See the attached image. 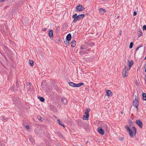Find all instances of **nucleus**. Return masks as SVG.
Wrapping results in <instances>:
<instances>
[{
    "label": "nucleus",
    "instance_id": "obj_26",
    "mask_svg": "<svg viewBox=\"0 0 146 146\" xmlns=\"http://www.w3.org/2000/svg\"><path fill=\"white\" fill-rule=\"evenodd\" d=\"M1 119L3 121H7V119L5 118L4 116H1Z\"/></svg>",
    "mask_w": 146,
    "mask_h": 146
},
{
    "label": "nucleus",
    "instance_id": "obj_24",
    "mask_svg": "<svg viewBox=\"0 0 146 146\" xmlns=\"http://www.w3.org/2000/svg\"><path fill=\"white\" fill-rule=\"evenodd\" d=\"M30 141L32 143H34L35 142L34 139L31 137H30L29 138Z\"/></svg>",
    "mask_w": 146,
    "mask_h": 146
},
{
    "label": "nucleus",
    "instance_id": "obj_54",
    "mask_svg": "<svg viewBox=\"0 0 146 146\" xmlns=\"http://www.w3.org/2000/svg\"><path fill=\"white\" fill-rule=\"evenodd\" d=\"M88 143V141L86 143Z\"/></svg>",
    "mask_w": 146,
    "mask_h": 146
},
{
    "label": "nucleus",
    "instance_id": "obj_8",
    "mask_svg": "<svg viewBox=\"0 0 146 146\" xmlns=\"http://www.w3.org/2000/svg\"><path fill=\"white\" fill-rule=\"evenodd\" d=\"M98 131L99 133L102 135H103L104 134V131L102 129V127H99L98 128Z\"/></svg>",
    "mask_w": 146,
    "mask_h": 146
},
{
    "label": "nucleus",
    "instance_id": "obj_45",
    "mask_svg": "<svg viewBox=\"0 0 146 146\" xmlns=\"http://www.w3.org/2000/svg\"><path fill=\"white\" fill-rule=\"evenodd\" d=\"M87 49L86 48L85 46V47L84 48V49L86 50Z\"/></svg>",
    "mask_w": 146,
    "mask_h": 146
},
{
    "label": "nucleus",
    "instance_id": "obj_19",
    "mask_svg": "<svg viewBox=\"0 0 146 146\" xmlns=\"http://www.w3.org/2000/svg\"><path fill=\"white\" fill-rule=\"evenodd\" d=\"M29 64L31 66H34V61L33 60H29Z\"/></svg>",
    "mask_w": 146,
    "mask_h": 146
},
{
    "label": "nucleus",
    "instance_id": "obj_5",
    "mask_svg": "<svg viewBox=\"0 0 146 146\" xmlns=\"http://www.w3.org/2000/svg\"><path fill=\"white\" fill-rule=\"evenodd\" d=\"M122 76L123 78L125 77L128 76L127 73H126V66H125L124 68L123 69L122 73Z\"/></svg>",
    "mask_w": 146,
    "mask_h": 146
},
{
    "label": "nucleus",
    "instance_id": "obj_43",
    "mask_svg": "<svg viewBox=\"0 0 146 146\" xmlns=\"http://www.w3.org/2000/svg\"><path fill=\"white\" fill-rule=\"evenodd\" d=\"M56 29L59 30L60 29V27H57L56 28Z\"/></svg>",
    "mask_w": 146,
    "mask_h": 146
},
{
    "label": "nucleus",
    "instance_id": "obj_39",
    "mask_svg": "<svg viewBox=\"0 0 146 146\" xmlns=\"http://www.w3.org/2000/svg\"><path fill=\"white\" fill-rule=\"evenodd\" d=\"M85 47V46L84 45L82 46L81 47V48L82 49H84V48Z\"/></svg>",
    "mask_w": 146,
    "mask_h": 146
},
{
    "label": "nucleus",
    "instance_id": "obj_22",
    "mask_svg": "<svg viewBox=\"0 0 146 146\" xmlns=\"http://www.w3.org/2000/svg\"><path fill=\"white\" fill-rule=\"evenodd\" d=\"M68 84L70 86L72 87H75V84L73 82H69Z\"/></svg>",
    "mask_w": 146,
    "mask_h": 146
},
{
    "label": "nucleus",
    "instance_id": "obj_41",
    "mask_svg": "<svg viewBox=\"0 0 146 146\" xmlns=\"http://www.w3.org/2000/svg\"><path fill=\"white\" fill-rule=\"evenodd\" d=\"M119 139L121 140L122 141L123 139V137H121Z\"/></svg>",
    "mask_w": 146,
    "mask_h": 146
},
{
    "label": "nucleus",
    "instance_id": "obj_49",
    "mask_svg": "<svg viewBox=\"0 0 146 146\" xmlns=\"http://www.w3.org/2000/svg\"><path fill=\"white\" fill-rule=\"evenodd\" d=\"M119 17V16H117V18H118Z\"/></svg>",
    "mask_w": 146,
    "mask_h": 146
},
{
    "label": "nucleus",
    "instance_id": "obj_7",
    "mask_svg": "<svg viewBox=\"0 0 146 146\" xmlns=\"http://www.w3.org/2000/svg\"><path fill=\"white\" fill-rule=\"evenodd\" d=\"M139 104V101H133V106L135 107L137 109V110H138V107Z\"/></svg>",
    "mask_w": 146,
    "mask_h": 146
},
{
    "label": "nucleus",
    "instance_id": "obj_44",
    "mask_svg": "<svg viewBox=\"0 0 146 146\" xmlns=\"http://www.w3.org/2000/svg\"><path fill=\"white\" fill-rule=\"evenodd\" d=\"M119 34L120 35H121V31H120V32H119Z\"/></svg>",
    "mask_w": 146,
    "mask_h": 146
},
{
    "label": "nucleus",
    "instance_id": "obj_35",
    "mask_svg": "<svg viewBox=\"0 0 146 146\" xmlns=\"http://www.w3.org/2000/svg\"><path fill=\"white\" fill-rule=\"evenodd\" d=\"M137 13L135 11H134L133 13V15L134 16H136L137 15Z\"/></svg>",
    "mask_w": 146,
    "mask_h": 146
},
{
    "label": "nucleus",
    "instance_id": "obj_33",
    "mask_svg": "<svg viewBox=\"0 0 146 146\" xmlns=\"http://www.w3.org/2000/svg\"><path fill=\"white\" fill-rule=\"evenodd\" d=\"M143 30H146V25H144L143 26Z\"/></svg>",
    "mask_w": 146,
    "mask_h": 146
},
{
    "label": "nucleus",
    "instance_id": "obj_27",
    "mask_svg": "<svg viewBox=\"0 0 146 146\" xmlns=\"http://www.w3.org/2000/svg\"><path fill=\"white\" fill-rule=\"evenodd\" d=\"M133 45V42H131L130 45L129 46V48L130 49L132 47Z\"/></svg>",
    "mask_w": 146,
    "mask_h": 146
},
{
    "label": "nucleus",
    "instance_id": "obj_14",
    "mask_svg": "<svg viewBox=\"0 0 146 146\" xmlns=\"http://www.w3.org/2000/svg\"><path fill=\"white\" fill-rule=\"evenodd\" d=\"M137 34L138 35V37H139L142 35V32L141 30L140 29H138V31Z\"/></svg>",
    "mask_w": 146,
    "mask_h": 146
},
{
    "label": "nucleus",
    "instance_id": "obj_4",
    "mask_svg": "<svg viewBox=\"0 0 146 146\" xmlns=\"http://www.w3.org/2000/svg\"><path fill=\"white\" fill-rule=\"evenodd\" d=\"M76 10H75V11H81L83 10L84 9V8L82 5H79L75 7Z\"/></svg>",
    "mask_w": 146,
    "mask_h": 146
},
{
    "label": "nucleus",
    "instance_id": "obj_50",
    "mask_svg": "<svg viewBox=\"0 0 146 146\" xmlns=\"http://www.w3.org/2000/svg\"><path fill=\"white\" fill-rule=\"evenodd\" d=\"M106 128H107V126H107V125H106Z\"/></svg>",
    "mask_w": 146,
    "mask_h": 146
},
{
    "label": "nucleus",
    "instance_id": "obj_6",
    "mask_svg": "<svg viewBox=\"0 0 146 146\" xmlns=\"http://www.w3.org/2000/svg\"><path fill=\"white\" fill-rule=\"evenodd\" d=\"M135 123L141 128H142L143 124L142 121L138 119L136 120Z\"/></svg>",
    "mask_w": 146,
    "mask_h": 146
},
{
    "label": "nucleus",
    "instance_id": "obj_36",
    "mask_svg": "<svg viewBox=\"0 0 146 146\" xmlns=\"http://www.w3.org/2000/svg\"><path fill=\"white\" fill-rule=\"evenodd\" d=\"M79 85H80V87L82 86L84 84V83L83 82H81V83H79Z\"/></svg>",
    "mask_w": 146,
    "mask_h": 146
},
{
    "label": "nucleus",
    "instance_id": "obj_21",
    "mask_svg": "<svg viewBox=\"0 0 146 146\" xmlns=\"http://www.w3.org/2000/svg\"><path fill=\"white\" fill-rule=\"evenodd\" d=\"M62 101L64 104H66L67 102V99L66 98H62Z\"/></svg>",
    "mask_w": 146,
    "mask_h": 146
},
{
    "label": "nucleus",
    "instance_id": "obj_47",
    "mask_svg": "<svg viewBox=\"0 0 146 146\" xmlns=\"http://www.w3.org/2000/svg\"><path fill=\"white\" fill-rule=\"evenodd\" d=\"M145 72L146 73V66L145 69Z\"/></svg>",
    "mask_w": 146,
    "mask_h": 146
},
{
    "label": "nucleus",
    "instance_id": "obj_52",
    "mask_svg": "<svg viewBox=\"0 0 146 146\" xmlns=\"http://www.w3.org/2000/svg\"><path fill=\"white\" fill-rule=\"evenodd\" d=\"M146 64H144V66H146Z\"/></svg>",
    "mask_w": 146,
    "mask_h": 146
},
{
    "label": "nucleus",
    "instance_id": "obj_31",
    "mask_svg": "<svg viewBox=\"0 0 146 146\" xmlns=\"http://www.w3.org/2000/svg\"><path fill=\"white\" fill-rule=\"evenodd\" d=\"M77 15L76 13H75L72 16V17L73 18H74V19H75V17L77 16Z\"/></svg>",
    "mask_w": 146,
    "mask_h": 146
},
{
    "label": "nucleus",
    "instance_id": "obj_3",
    "mask_svg": "<svg viewBox=\"0 0 146 146\" xmlns=\"http://www.w3.org/2000/svg\"><path fill=\"white\" fill-rule=\"evenodd\" d=\"M84 14H82L81 15H78L77 16L75 17V19H74L72 22L74 23L76 22L77 21L79 20L80 19L83 18L84 17Z\"/></svg>",
    "mask_w": 146,
    "mask_h": 146
},
{
    "label": "nucleus",
    "instance_id": "obj_46",
    "mask_svg": "<svg viewBox=\"0 0 146 146\" xmlns=\"http://www.w3.org/2000/svg\"><path fill=\"white\" fill-rule=\"evenodd\" d=\"M4 0H0V1L1 2H2Z\"/></svg>",
    "mask_w": 146,
    "mask_h": 146
},
{
    "label": "nucleus",
    "instance_id": "obj_30",
    "mask_svg": "<svg viewBox=\"0 0 146 146\" xmlns=\"http://www.w3.org/2000/svg\"><path fill=\"white\" fill-rule=\"evenodd\" d=\"M143 45H140L139 46L137 47V48H136V49H135V51H137L140 48L143 46Z\"/></svg>",
    "mask_w": 146,
    "mask_h": 146
},
{
    "label": "nucleus",
    "instance_id": "obj_48",
    "mask_svg": "<svg viewBox=\"0 0 146 146\" xmlns=\"http://www.w3.org/2000/svg\"><path fill=\"white\" fill-rule=\"evenodd\" d=\"M145 81V83L146 84V79H144Z\"/></svg>",
    "mask_w": 146,
    "mask_h": 146
},
{
    "label": "nucleus",
    "instance_id": "obj_28",
    "mask_svg": "<svg viewBox=\"0 0 146 146\" xmlns=\"http://www.w3.org/2000/svg\"><path fill=\"white\" fill-rule=\"evenodd\" d=\"M16 86L17 87L19 88V84L18 83V80H17V81H16Z\"/></svg>",
    "mask_w": 146,
    "mask_h": 146
},
{
    "label": "nucleus",
    "instance_id": "obj_12",
    "mask_svg": "<svg viewBox=\"0 0 146 146\" xmlns=\"http://www.w3.org/2000/svg\"><path fill=\"white\" fill-rule=\"evenodd\" d=\"M106 11L105 9H104L102 8H100L99 9V12L101 14H104L105 13Z\"/></svg>",
    "mask_w": 146,
    "mask_h": 146
},
{
    "label": "nucleus",
    "instance_id": "obj_20",
    "mask_svg": "<svg viewBox=\"0 0 146 146\" xmlns=\"http://www.w3.org/2000/svg\"><path fill=\"white\" fill-rule=\"evenodd\" d=\"M57 121L58 122V123L60 125H61V126H62L63 127H65V125H64V123L62 122H61L60 121V119H58V121Z\"/></svg>",
    "mask_w": 146,
    "mask_h": 146
},
{
    "label": "nucleus",
    "instance_id": "obj_25",
    "mask_svg": "<svg viewBox=\"0 0 146 146\" xmlns=\"http://www.w3.org/2000/svg\"><path fill=\"white\" fill-rule=\"evenodd\" d=\"M37 118L39 120V121H42L43 120V118H42L40 116L38 115L37 116Z\"/></svg>",
    "mask_w": 146,
    "mask_h": 146
},
{
    "label": "nucleus",
    "instance_id": "obj_40",
    "mask_svg": "<svg viewBox=\"0 0 146 146\" xmlns=\"http://www.w3.org/2000/svg\"><path fill=\"white\" fill-rule=\"evenodd\" d=\"M132 121L130 120L129 121V124H132Z\"/></svg>",
    "mask_w": 146,
    "mask_h": 146
},
{
    "label": "nucleus",
    "instance_id": "obj_1",
    "mask_svg": "<svg viewBox=\"0 0 146 146\" xmlns=\"http://www.w3.org/2000/svg\"><path fill=\"white\" fill-rule=\"evenodd\" d=\"M125 127L127 130H128V131L129 132V134L131 137H132L133 136V133H134V135L135 136V135L137 133V129L135 126H133L132 127V128L133 129V130L134 132L133 133L132 130L127 125L125 126Z\"/></svg>",
    "mask_w": 146,
    "mask_h": 146
},
{
    "label": "nucleus",
    "instance_id": "obj_9",
    "mask_svg": "<svg viewBox=\"0 0 146 146\" xmlns=\"http://www.w3.org/2000/svg\"><path fill=\"white\" fill-rule=\"evenodd\" d=\"M128 64L129 65V68L128 70H129L131 68V67H132V66L133 65V61L132 60H131L130 61L129 60H128Z\"/></svg>",
    "mask_w": 146,
    "mask_h": 146
},
{
    "label": "nucleus",
    "instance_id": "obj_37",
    "mask_svg": "<svg viewBox=\"0 0 146 146\" xmlns=\"http://www.w3.org/2000/svg\"><path fill=\"white\" fill-rule=\"evenodd\" d=\"M25 128L26 129H29V126L28 125H26L25 126Z\"/></svg>",
    "mask_w": 146,
    "mask_h": 146
},
{
    "label": "nucleus",
    "instance_id": "obj_34",
    "mask_svg": "<svg viewBox=\"0 0 146 146\" xmlns=\"http://www.w3.org/2000/svg\"><path fill=\"white\" fill-rule=\"evenodd\" d=\"M69 41H68V40H66V42L65 41H64V42H66V44H67V45H69Z\"/></svg>",
    "mask_w": 146,
    "mask_h": 146
},
{
    "label": "nucleus",
    "instance_id": "obj_16",
    "mask_svg": "<svg viewBox=\"0 0 146 146\" xmlns=\"http://www.w3.org/2000/svg\"><path fill=\"white\" fill-rule=\"evenodd\" d=\"M71 46L74 47L76 45V42L75 40L72 41L71 42Z\"/></svg>",
    "mask_w": 146,
    "mask_h": 146
},
{
    "label": "nucleus",
    "instance_id": "obj_38",
    "mask_svg": "<svg viewBox=\"0 0 146 146\" xmlns=\"http://www.w3.org/2000/svg\"><path fill=\"white\" fill-rule=\"evenodd\" d=\"M47 29V28H43V29H42V30L43 31H45Z\"/></svg>",
    "mask_w": 146,
    "mask_h": 146
},
{
    "label": "nucleus",
    "instance_id": "obj_29",
    "mask_svg": "<svg viewBox=\"0 0 146 146\" xmlns=\"http://www.w3.org/2000/svg\"><path fill=\"white\" fill-rule=\"evenodd\" d=\"M135 100L134 101H139V100L138 97L137 96L135 95Z\"/></svg>",
    "mask_w": 146,
    "mask_h": 146
},
{
    "label": "nucleus",
    "instance_id": "obj_10",
    "mask_svg": "<svg viewBox=\"0 0 146 146\" xmlns=\"http://www.w3.org/2000/svg\"><path fill=\"white\" fill-rule=\"evenodd\" d=\"M48 35L51 38H53V32L52 30H50V31H49Z\"/></svg>",
    "mask_w": 146,
    "mask_h": 146
},
{
    "label": "nucleus",
    "instance_id": "obj_53",
    "mask_svg": "<svg viewBox=\"0 0 146 146\" xmlns=\"http://www.w3.org/2000/svg\"><path fill=\"white\" fill-rule=\"evenodd\" d=\"M88 53V52H85V54H87Z\"/></svg>",
    "mask_w": 146,
    "mask_h": 146
},
{
    "label": "nucleus",
    "instance_id": "obj_13",
    "mask_svg": "<svg viewBox=\"0 0 146 146\" xmlns=\"http://www.w3.org/2000/svg\"><path fill=\"white\" fill-rule=\"evenodd\" d=\"M106 93L107 95L108 96H112V93L111 91L109 90H108L106 91Z\"/></svg>",
    "mask_w": 146,
    "mask_h": 146
},
{
    "label": "nucleus",
    "instance_id": "obj_51",
    "mask_svg": "<svg viewBox=\"0 0 146 146\" xmlns=\"http://www.w3.org/2000/svg\"><path fill=\"white\" fill-rule=\"evenodd\" d=\"M58 134H59V135H60V133L59 132H58Z\"/></svg>",
    "mask_w": 146,
    "mask_h": 146
},
{
    "label": "nucleus",
    "instance_id": "obj_15",
    "mask_svg": "<svg viewBox=\"0 0 146 146\" xmlns=\"http://www.w3.org/2000/svg\"><path fill=\"white\" fill-rule=\"evenodd\" d=\"M86 44L89 46L92 47L94 45V43L92 42H86Z\"/></svg>",
    "mask_w": 146,
    "mask_h": 146
},
{
    "label": "nucleus",
    "instance_id": "obj_32",
    "mask_svg": "<svg viewBox=\"0 0 146 146\" xmlns=\"http://www.w3.org/2000/svg\"><path fill=\"white\" fill-rule=\"evenodd\" d=\"M80 87V85H79V84H75V87Z\"/></svg>",
    "mask_w": 146,
    "mask_h": 146
},
{
    "label": "nucleus",
    "instance_id": "obj_18",
    "mask_svg": "<svg viewBox=\"0 0 146 146\" xmlns=\"http://www.w3.org/2000/svg\"><path fill=\"white\" fill-rule=\"evenodd\" d=\"M22 22L23 24L25 25L28 23V21L27 19H24L23 20Z\"/></svg>",
    "mask_w": 146,
    "mask_h": 146
},
{
    "label": "nucleus",
    "instance_id": "obj_17",
    "mask_svg": "<svg viewBox=\"0 0 146 146\" xmlns=\"http://www.w3.org/2000/svg\"><path fill=\"white\" fill-rule=\"evenodd\" d=\"M142 96V100H143L146 101V94L145 93L143 92Z\"/></svg>",
    "mask_w": 146,
    "mask_h": 146
},
{
    "label": "nucleus",
    "instance_id": "obj_2",
    "mask_svg": "<svg viewBox=\"0 0 146 146\" xmlns=\"http://www.w3.org/2000/svg\"><path fill=\"white\" fill-rule=\"evenodd\" d=\"M90 108H87L85 110L84 115L83 116V119L84 120H87L88 119L89 117V112L90 111Z\"/></svg>",
    "mask_w": 146,
    "mask_h": 146
},
{
    "label": "nucleus",
    "instance_id": "obj_42",
    "mask_svg": "<svg viewBox=\"0 0 146 146\" xmlns=\"http://www.w3.org/2000/svg\"><path fill=\"white\" fill-rule=\"evenodd\" d=\"M91 50V49H90L89 48V49H88L86 51H90Z\"/></svg>",
    "mask_w": 146,
    "mask_h": 146
},
{
    "label": "nucleus",
    "instance_id": "obj_11",
    "mask_svg": "<svg viewBox=\"0 0 146 146\" xmlns=\"http://www.w3.org/2000/svg\"><path fill=\"white\" fill-rule=\"evenodd\" d=\"M71 35L70 33H69L67 35L66 39L68 41H70L71 40Z\"/></svg>",
    "mask_w": 146,
    "mask_h": 146
},
{
    "label": "nucleus",
    "instance_id": "obj_23",
    "mask_svg": "<svg viewBox=\"0 0 146 146\" xmlns=\"http://www.w3.org/2000/svg\"><path fill=\"white\" fill-rule=\"evenodd\" d=\"M38 98L40 101L42 102H44L45 101L44 98L43 97H38Z\"/></svg>",
    "mask_w": 146,
    "mask_h": 146
}]
</instances>
